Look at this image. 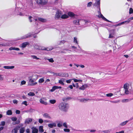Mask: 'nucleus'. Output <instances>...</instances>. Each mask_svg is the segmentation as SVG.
Listing matches in <instances>:
<instances>
[{"label": "nucleus", "mask_w": 133, "mask_h": 133, "mask_svg": "<svg viewBox=\"0 0 133 133\" xmlns=\"http://www.w3.org/2000/svg\"><path fill=\"white\" fill-rule=\"evenodd\" d=\"M59 109L61 111L66 112L69 108V105L68 103L62 102L60 103L58 106Z\"/></svg>", "instance_id": "obj_1"}, {"label": "nucleus", "mask_w": 133, "mask_h": 133, "mask_svg": "<svg viewBox=\"0 0 133 133\" xmlns=\"http://www.w3.org/2000/svg\"><path fill=\"white\" fill-rule=\"evenodd\" d=\"M37 79V77L36 75H33L31 77H29V84L30 86H34L37 84L35 81Z\"/></svg>", "instance_id": "obj_2"}, {"label": "nucleus", "mask_w": 133, "mask_h": 133, "mask_svg": "<svg viewBox=\"0 0 133 133\" xmlns=\"http://www.w3.org/2000/svg\"><path fill=\"white\" fill-rule=\"evenodd\" d=\"M100 1L99 0L98 1L96 0L95 3L93 4V6L96 7L98 9V14H101V10L100 8Z\"/></svg>", "instance_id": "obj_3"}, {"label": "nucleus", "mask_w": 133, "mask_h": 133, "mask_svg": "<svg viewBox=\"0 0 133 133\" xmlns=\"http://www.w3.org/2000/svg\"><path fill=\"white\" fill-rule=\"evenodd\" d=\"M37 3L41 5H44L46 4L47 2V0H36Z\"/></svg>", "instance_id": "obj_4"}, {"label": "nucleus", "mask_w": 133, "mask_h": 133, "mask_svg": "<svg viewBox=\"0 0 133 133\" xmlns=\"http://www.w3.org/2000/svg\"><path fill=\"white\" fill-rule=\"evenodd\" d=\"M89 22V21H88L87 20H84L82 19H79V25L81 26H83L86 23H87Z\"/></svg>", "instance_id": "obj_5"}, {"label": "nucleus", "mask_w": 133, "mask_h": 133, "mask_svg": "<svg viewBox=\"0 0 133 133\" xmlns=\"http://www.w3.org/2000/svg\"><path fill=\"white\" fill-rule=\"evenodd\" d=\"M62 14V12L61 11L58 10L56 12L55 15V19H58L60 17Z\"/></svg>", "instance_id": "obj_6"}, {"label": "nucleus", "mask_w": 133, "mask_h": 133, "mask_svg": "<svg viewBox=\"0 0 133 133\" xmlns=\"http://www.w3.org/2000/svg\"><path fill=\"white\" fill-rule=\"evenodd\" d=\"M33 33H29L27 34H26L25 35L21 37V39H24L28 37H31V35H33L32 34Z\"/></svg>", "instance_id": "obj_7"}, {"label": "nucleus", "mask_w": 133, "mask_h": 133, "mask_svg": "<svg viewBox=\"0 0 133 133\" xmlns=\"http://www.w3.org/2000/svg\"><path fill=\"white\" fill-rule=\"evenodd\" d=\"M32 121V119L31 118H28L26 119L25 121V124L26 125L29 124L31 123Z\"/></svg>", "instance_id": "obj_8"}, {"label": "nucleus", "mask_w": 133, "mask_h": 133, "mask_svg": "<svg viewBox=\"0 0 133 133\" xmlns=\"http://www.w3.org/2000/svg\"><path fill=\"white\" fill-rule=\"evenodd\" d=\"M20 128V126H16L13 130L12 131V132L14 133H17L18 130Z\"/></svg>", "instance_id": "obj_9"}, {"label": "nucleus", "mask_w": 133, "mask_h": 133, "mask_svg": "<svg viewBox=\"0 0 133 133\" xmlns=\"http://www.w3.org/2000/svg\"><path fill=\"white\" fill-rule=\"evenodd\" d=\"M45 99V98H42L40 99L39 101L41 103L45 105H46L48 104V103L44 101V99Z\"/></svg>", "instance_id": "obj_10"}, {"label": "nucleus", "mask_w": 133, "mask_h": 133, "mask_svg": "<svg viewBox=\"0 0 133 133\" xmlns=\"http://www.w3.org/2000/svg\"><path fill=\"white\" fill-rule=\"evenodd\" d=\"M31 129L32 130V133H38V130L36 127H32Z\"/></svg>", "instance_id": "obj_11"}, {"label": "nucleus", "mask_w": 133, "mask_h": 133, "mask_svg": "<svg viewBox=\"0 0 133 133\" xmlns=\"http://www.w3.org/2000/svg\"><path fill=\"white\" fill-rule=\"evenodd\" d=\"M29 44V43L28 42H24L21 44V47L23 48H25L26 46Z\"/></svg>", "instance_id": "obj_12"}, {"label": "nucleus", "mask_w": 133, "mask_h": 133, "mask_svg": "<svg viewBox=\"0 0 133 133\" xmlns=\"http://www.w3.org/2000/svg\"><path fill=\"white\" fill-rule=\"evenodd\" d=\"M79 19H76L73 21V23L76 25H79Z\"/></svg>", "instance_id": "obj_13"}, {"label": "nucleus", "mask_w": 133, "mask_h": 133, "mask_svg": "<svg viewBox=\"0 0 133 133\" xmlns=\"http://www.w3.org/2000/svg\"><path fill=\"white\" fill-rule=\"evenodd\" d=\"M37 20L43 22H45L46 21V19L42 18L41 17L38 18L37 19H36V21Z\"/></svg>", "instance_id": "obj_14"}, {"label": "nucleus", "mask_w": 133, "mask_h": 133, "mask_svg": "<svg viewBox=\"0 0 133 133\" xmlns=\"http://www.w3.org/2000/svg\"><path fill=\"white\" fill-rule=\"evenodd\" d=\"M88 87V85L87 84L83 85L81 87H80L79 89L80 90H84L87 88Z\"/></svg>", "instance_id": "obj_15"}, {"label": "nucleus", "mask_w": 133, "mask_h": 133, "mask_svg": "<svg viewBox=\"0 0 133 133\" xmlns=\"http://www.w3.org/2000/svg\"><path fill=\"white\" fill-rule=\"evenodd\" d=\"M56 126V124L55 123H53L52 124H48V126L50 128H52L54 127H55Z\"/></svg>", "instance_id": "obj_16"}, {"label": "nucleus", "mask_w": 133, "mask_h": 133, "mask_svg": "<svg viewBox=\"0 0 133 133\" xmlns=\"http://www.w3.org/2000/svg\"><path fill=\"white\" fill-rule=\"evenodd\" d=\"M54 49V48H45L44 47H42L41 48V49L42 50H47V51H50V50H52V49Z\"/></svg>", "instance_id": "obj_17"}, {"label": "nucleus", "mask_w": 133, "mask_h": 133, "mask_svg": "<svg viewBox=\"0 0 133 133\" xmlns=\"http://www.w3.org/2000/svg\"><path fill=\"white\" fill-rule=\"evenodd\" d=\"M127 24V22H126V21H123L122 22H121V23H119L118 24H116V25H115V26H120V25H123V24Z\"/></svg>", "instance_id": "obj_18"}, {"label": "nucleus", "mask_w": 133, "mask_h": 133, "mask_svg": "<svg viewBox=\"0 0 133 133\" xmlns=\"http://www.w3.org/2000/svg\"><path fill=\"white\" fill-rule=\"evenodd\" d=\"M9 50H15L17 51H18L19 50V49L18 48L11 47H10L9 48Z\"/></svg>", "instance_id": "obj_19"}, {"label": "nucleus", "mask_w": 133, "mask_h": 133, "mask_svg": "<svg viewBox=\"0 0 133 133\" xmlns=\"http://www.w3.org/2000/svg\"><path fill=\"white\" fill-rule=\"evenodd\" d=\"M129 121H125L122 122L119 125L122 126H124L125 125H126Z\"/></svg>", "instance_id": "obj_20"}, {"label": "nucleus", "mask_w": 133, "mask_h": 133, "mask_svg": "<svg viewBox=\"0 0 133 133\" xmlns=\"http://www.w3.org/2000/svg\"><path fill=\"white\" fill-rule=\"evenodd\" d=\"M100 14V15H98V17L99 18H101L104 20L105 19H106V18H105L103 16V15L101 14H101Z\"/></svg>", "instance_id": "obj_21"}, {"label": "nucleus", "mask_w": 133, "mask_h": 133, "mask_svg": "<svg viewBox=\"0 0 133 133\" xmlns=\"http://www.w3.org/2000/svg\"><path fill=\"white\" fill-rule=\"evenodd\" d=\"M43 117H45V118H50L51 117L49 115L46 113H45L43 114Z\"/></svg>", "instance_id": "obj_22"}, {"label": "nucleus", "mask_w": 133, "mask_h": 133, "mask_svg": "<svg viewBox=\"0 0 133 133\" xmlns=\"http://www.w3.org/2000/svg\"><path fill=\"white\" fill-rule=\"evenodd\" d=\"M25 131V128L24 127L21 128L19 130L20 133H24Z\"/></svg>", "instance_id": "obj_23"}, {"label": "nucleus", "mask_w": 133, "mask_h": 133, "mask_svg": "<svg viewBox=\"0 0 133 133\" xmlns=\"http://www.w3.org/2000/svg\"><path fill=\"white\" fill-rule=\"evenodd\" d=\"M68 17V15L66 14H64L61 16V18L62 19H65L67 18Z\"/></svg>", "instance_id": "obj_24"}, {"label": "nucleus", "mask_w": 133, "mask_h": 133, "mask_svg": "<svg viewBox=\"0 0 133 133\" xmlns=\"http://www.w3.org/2000/svg\"><path fill=\"white\" fill-rule=\"evenodd\" d=\"M6 114L8 115H11L12 114V112L11 110H9L6 112Z\"/></svg>", "instance_id": "obj_25"}, {"label": "nucleus", "mask_w": 133, "mask_h": 133, "mask_svg": "<svg viewBox=\"0 0 133 133\" xmlns=\"http://www.w3.org/2000/svg\"><path fill=\"white\" fill-rule=\"evenodd\" d=\"M62 76L65 77H68L69 76L68 74L67 73H65L63 74L62 75Z\"/></svg>", "instance_id": "obj_26"}, {"label": "nucleus", "mask_w": 133, "mask_h": 133, "mask_svg": "<svg viewBox=\"0 0 133 133\" xmlns=\"http://www.w3.org/2000/svg\"><path fill=\"white\" fill-rule=\"evenodd\" d=\"M129 84H125L124 85V88L125 90L128 89V87Z\"/></svg>", "instance_id": "obj_27"}, {"label": "nucleus", "mask_w": 133, "mask_h": 133, "mask_svg": "<svg viewBox=\"0 0 133 133\" xmlns=\"http://www.w3.org/2000/svg\"><path fill=\"white\" fill-rule=\"evenodd\" d=\"M43 126H40L39 127V131L40 132H43L44 130L43 129Z\"/></svg>", "instance_id": "obj_28"}, {"label": "nucleus", "mask_w": 133, "mask_h": 133, "mask_svg": "<svg viewBox=\"0 0 133 133\" xmlns=\"http://www.w3.org/2000/svg\"><path fill=\"white\" fill-rule=\"evenodd\" d=\"M68 15L71 17H73L74 16V14L73 12H69L68 13Z\"/></svg>", "instance_id": "obj_29"}, {"label": "nucleus", "mask_w": 133, "mask_h": 133, "mask_svg": "<svg viewBox=\"0 0 133 133\" xmlns=\"http://www.w3.org/2000/svg\"><path fill=\"white\" fill-rule=\"evenodd\" d=\"M132 19H133V17L129 18L126 21L127 24H128L130 22L131 20Z\"/></svg>", "instance_id": "obj_30"}, {"label": "nucleus", "mask_w": 133, "mask_h": 133, "mask_svg": "<svg viewBox=\"0 0 133 133\" xmlns=\"http://www.w3.org/2000/svg\"><path fill=\"white\" fill-rule=\"evenodd\" d=\"M56 102V100L55 99L50 100H49V102L52 104H54Z\"/></svg>", "instance_id": "obj_31"}, {"label": "nucleus", "mask_w": 133, "mask_h": 133, "mask_svg": "<svg viewBox=\"0 0 133 133\" xmlns=\"http://www.w3.org/2000/svg\"><path fill=\"white\" fill-rule=\"evenodd\" d=\"M57 89L56 86H54L52 87V89L50 90V91L51 92H53Z\"/></svg>", "instance_id": "obj_32"}, {"label": "nucleus", "mask_w": 133, "mask_h": 133, "mask_svg": "<svg viewBox=\"0 0 133 133\" xmlns=\"http://www.w3.org/2000/svg\"><path fill=\"white\" fill-rule=\"evenodd\" d=\"M72 79L74 80L75 82H82V81L81 79H77L75 78H73Z\"/></svg>", "instance_id": "obj_33"}, {"label": "nucleus", "mask_w": 133, "mask_h": 133, "mask_svg": "<svg viewBox=\"0 0 133 133\" xmlns=\"http://www.w3.org/2000/svg\"><path fill=\"white\" fill-rule=\"evenodd\" d=\"M65 42V41L64 40H63L62 41H60L58 42V44L59 45H61L62 44H64Z\"/></svg>", "instance_id": "obj_34"}, {"label": "nucleus", "mask_w": 133, "mask_h": 133, "mask_svg": "<svg viewBox=\"0 0 133 133\" xmlns=\"http://www.w3.org/2000/svg\"><path fill=\"white\" fill-rule=\"evenodd\" d=\"M11 119L13 121H17V118L16 117H12Z\"/></svg>", "instance_id": "obj_35"}, {"label": "nucleus", "mask_w": 133, "mask_h": 133, "mask_svg": "<svg viewBox=\"0 0 133 133\" xmlns=\"http://www.w3.org/2000/svg\"><path fill=\"white\" fill-rule=\"evenodd\" d=\"M89 100L87 98H81L80 100V101L81 102H84L85 101H87Z\"/></svg>", "instance_id": "obj_36"}, {"label": "nucleus", "mask_w": 133, "mask_h": 133, "mask_svg": "<svg viewBox=\"0 0 133 133\" xmlns=\"http://www.w3.org/2000/svg\"><path fill=\"white\" fill-rule=\"evenodd\" d=\"M28 95L29 96H34L35 95V94L34 92H30L28 93Z\"/></svg>", "instance_id": "obj_37"}, {"label": "nucleus", "mask_w": 133, "mask_h": 133, "mask_svg": "<svg viewBox=\"0 0 133 133\" xmlns=\"http://www.w3.org/2000/svg\"><path fill=\"white\" fill-rule=\"evenodd\" d=\"M63 126L65 128H67L68 127L69 128V126H68V125L67 124L66 122H64L63 123Z\"/></svg>", "instance_id": "obj_38"}, {"label": "nucleus", "mask_w": 133, "mask_h": 133, "mask_svg": "<svg viewBox=\"0 0 133 133\" xmlns=\"http://www.w3.org/2000/svg\"><path fill=\"white\" fill-rule=\"evenodd\" d=\"M44 81V80L43 78H41L39 79L38 81V82L39 83H42Z\"/></svg>", "instance_id": "obj_39"}, {"label": "nucleus", "mask_w": 133, "mask_h": 133, "mask_svg": "<svg viewBox=\"0 0 133 133\" xmlns=\"http://www.w3.org/2000/svg\"><path fill=\"white\" fill-rule=\"evenodd\" d=\"M31 57L33 59H39V58H37L36 56L35 55H31Z\"/></svg>", "instance_id": "obj_40"}, {"label": "nucleus", "mask_w": 133, "mask_h": 133, "mask_svg": "<svg viewBox=\"0 0 133 133\" xmlns=\"http://www.w3.org/2000/svg\"><path fill=\"white\" fill-rule=\"evenodd\" d=\"M68 50H69L67 49H64V50L61 51L60 52L62 53H66V52L65 51H67Z\"/></svg>", "instance_id": "obj_41"}, {"label": "nucleus", "mask_w": 133, "mask_h": 133, "mask_svg": "<svg viewBox=\"0 0 133 133\" xmlns=\"http://www.w3.org/2000/svg\"><path fill=\"white\" fill-rule=\"evenodd\" d=\"M113 95V94L112 93H109L106 94V95L107 97H111Z\"/></svg>", "instance_id": "obj_42"}, {"label": "nucleus", "mask_w": 133, "mask_h": 133, "mask_svg": "<svg viewBox=\"0 0 133 133\" xmlns=\"http://www.w3.org/2000/svg\"><path fill=\"white\" fill-rule=\"evenodd\" d=\"M74 42L76 44H78V42L77 40V38L76 37H74Z\"/></svg>", "instance_id": "obj_43"}, {"label": "nucleus", "mask_w": 133, "mask_h": 133, "mask_svg": "<svg viewBox=\"0 0 133 133\" xmlns=\"http://www.w3.org/2000/svg\"><path fill=\"white\" fill-rule=\"evenodd\" d=\"M110 102L112 103H116L119 102V101H110Z\"/></svg>", "instance_id": "obj_44"}, {"label": "nucleus", "mask_w": 133, "mask_h": 133, "mask_svg": "<svg viewBox=\"0 0 133 133\" xmlns=\"http://www.w3.org/2000/svg\"><path fill=\"white\" fill-rule=\"evenodd\" d=\"M133 13V9L132 8H130L129 9V13L130 14Z\"/></svg>", "instance_id": "obj_45"}, {"label": "nucleus", "mask_w": 133, "mask_h": 133, "mask_svg": "<svg viewBox=\"0 0 133 133\" xmlns=\"http://www.w3.org/2000/svg\"><path fill=\"white\" fill-rule=\"evenodd\" d=\"M110 130H105L103 131V132L105 133H110Z\"/></svg>", "instance_id": "obj_46"}, {"label": "nucleus", "mask_w": 133, "mask_h": 133, "mask_svg": "<svg viewBox=\"0 0 133 133\" xmlns=\"http://www.w3.org/2000/svg\"><path fill=\"white\" fill-rule=\"evenodd\" d=\"M20 123V121L18 120L16 122L13 123L12 124L13 125H15L16 124H18Z\"/></svg>", "instance_id": "obj_47"}, {"label": "nucleus", "mask_w": 133, "mask_h": 133, "mask_svg": "<svg viewBox=\"0 0 133 133\" xmlns=\"http://www.w3.org/2000/svg\"><path fill=\"white\" fill-rule=\"evenodd\" d=\"M26 83V82L25 81L23 80L21 82V84H20L21 85H23L25 84Z\"/></svg>", "instance_id": "obj_48"}, {"label": "nucleus", "mask_w": 133, "mask_h": 133, "mask_svg": "<svg viewBox=\"0 0 133 133\" xmlns=\"http://www.w3.org/2000/svg\"><path fill=\"white\" fill-rule=\"evenodd\" d=\"M50 62L52 63L54 62V61L52 58H50V59H47Z\"/></svg>", "instance_id": "obj_49"}, {"label": "nucleus", "mask_w": 133, "mask_h": 133, "mask_svg": "<svg viewBox=\"0 0 133 133\" xmlns=\"http://www.w3.org/2000/svg\"><path fill=\"white\" fill-rule=\"evenodd\" d=\"M59 83L61 84V85H64V83L60 79L59 81L58 82Z\"/></svg>", "instance_id": "obj_50"}, {"label": "nucleus", "mask_w": 133, "mask_h": 133, "mask_svg": "<svg viewBox=\"0 0 133 133\" xmlns=\"http://www.w3.org/2000/svg\"><path fill=\"white\" fill-rule=\"evenodd\" d=\"M43 122V120L41 118H40L39 119L38 122L40 123H42Z\"/></svg>", "instance_id": "obj_51"}, {"label": "nucleus", "mask_w": 133, "mask_h": 133, "mask_svg": "<svg viewBox=\"0 0 133 133\" xmlns=\"http://www.w3.org/2000/svg\"><path fill=\"white\" fill-rule=\"evenodd\" d=\"M64 131L65 132H68L70 131V130L69 129L66 128L64 129Z\"/></svg>", "instance_id": "obj_52"}, {"label": "nucleus", "mask_w": 133, "mask_h": 133, "mask_svg": "<svg viewBox=\"0 0 133 133\" xmlns=\"http://www.w3.org/2000/svg\"><path fill=\"white\" fill-rule=\"evenodd\" d=\"M62 123H59L57 124V126L59 127H61L62 126Z\"/></svg>", "instance_id": "obj_53"}, {"label": "nucleus", "mask_w": 133, "mask_h": 133, "mask_svg": "<svg viewBox=\"0 0 133 133\" xmlns=\"http://www.w3.org/2000/svg\"><path fill=\"white\" fill-rule=\"evenodd\" d=\"M5 124V122L4 121H2L1 122V125H2L3 126H4Z\"/></svg>", "instance_id": "obj_54"}, {"label": "nucleus", "mask_w": 133, "mask_h": 133, "mask_svg": "<svg viewBox=\"0 0 133 133\" xmlns=\"http://www.w3.org/2000/svg\"><path fill=\"white\" fill-rule=\"evenodd\" d=\"M129 100L128 99H123L122 100V102H128Z\"/></svg>", "instance_id": "obj_55"}, {"label": "nucleus", "mask_w": 133, "mask_h": 133, "mask_svg": "<svg viewBox=\"0 0 133 133\" xmlns=\"http://www.w3.org/2000/svg\"><path fill=\"white\" fill-rule=\"evenodd\" d=\"M72 80V79H70L69 80H66V82L67 83H70Z\"/></svg>", "instance_id": "obj_56"}, {"label": "nucleus", "mask_w": 133, "mask_h": 133, "mask_svg": "<svg viewBox=\"0 0 133 133\" xmlns=\"http://www.w3.org/2000/svg\"><path fill=\"white\" fill-rule=\"evenodd\" d=\"M92 3L91 2H90L88 3V4L87 6L88 7H90L91 6V5L92 4Z\"/></svg>", "instance_id": "obj_57"}, {"label": "nucleus", "mask_w": 133, "mask_h": 133, "mask_svg": "<svg viewBox=\"0 0 133 133\" xmlns=\"http://www.w3.org/2000/svg\"><path fill=\"white\" fill-rule=\"evenodd\" d=\"M35 48L37 49H41L38 45H36L35 46Z\"/></svg>", "instance_id": "obj_58"}, {"label": "nucleus", "mask_w": 133, "mask_h": 133, "mask_svg": "<svg viewBox=\"0 0 133 133\" xmlns=\"http://www.w3.org/2000/svg\"><path fill=\"white\" fill-rule=\"evenodd\" d=\"M27 102L26 101H23L22 103V104H24L26 106L27 105Z\"/></svg>", "instance_id": "obj_59"}, {"label": "nucleus", "mask_w": 133, "mask_h": 133, "mask_svg": "<svg viewBox=\"0 0 133 133\" xmlns=\"http://www.w3.org/2000/svg\"><path fill=\"white\" fill-rule=\"evenodd\" d=\"M20 111L18 110H17L16 111V113L17 114H20Z\"/></svg>", "instance_id": "obj_60"}, {"label": "nucleus", "mask_w": 133, "mask_h": 133, "mask_svg": "<svg viewBox=\"0 0 133 133\" xmlns=\"http://www.w3.org/2000/svg\"><path fill=\"white\" fill-rule=\"evenodd\" d=\"M13 103L14 104H17L18 103L16 99H15L13 100Z\"/></svg>", "instance_id": "obj_61"}, {"label": "nucleus", "mask_w": 133, "mask_h": 133, "mask_svg": "<svg viewBox=\"0 0 133 133\" xmlns=\"http://www.w3.org/2000/svg\"><path fill=\"white\" fill-rule=\"evenodd\" d=\"M26 133H30V130L29 129H28L26 130Z\"/></svg>", "instance_id": "obj_62"}, {"label": "nucleus", "mask_w": 133, "mask_h": 133, "mask_svg": "<svg viewBox=\"0 0 133 133\" xmlns=\"http://www.w3.org/2000/svg\"><path fill=\"white\" fill-rule=\"evenodd\" d=\"M125 92L126 94H129V91H128V89L125 90Z\"/></svg>", "instance_id": "obj_63"}, {"label": "nucleus", "mask_w": 133, "mask_h": 133, "mask_svg": "<svg viewBox=\"0 0 133 133\" xmlns=\"http://www.w3.org/2000/svg\"><path fill=\"white\" fill-rule=\"evenodd\" d=\"M3 68L5 69H9V66H4Z\"/></svg>", "instance_id": "obj_64"}]
</instances>
